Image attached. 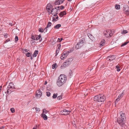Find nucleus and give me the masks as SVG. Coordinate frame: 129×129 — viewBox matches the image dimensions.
Wrapping results in <instances>:
<instances>
[{
  "label": "nucleus",
  "mask_w": 129,
  "mask_h": 129,
  "mask_svg": "<svg viewBox=\"0 0 129 129\" xmlns=\"http://www.w3.org/2000/svg\"><path fill=\"white\" fill-rule=\"evenodd\" d=\"M15 89L14 85L12 82L10 83L9 85L7 88V92L8 94H9L13 91V89Z\"/></svg>",
  "instance_id": "5"
},
{
  "label": "nucleus",
  "mask_w": 129,
  "mask_h": 129,
  "mask_svg": "<svg viewBox=\"0 0 129 129\" xmlns=\"http://www.w3.org/2000/svg\"><path fill=\"white\" fill-rule=\"evenodd\" d=\"M113 56V55H111V56H108L109 57V56Z\"/></svg>",
  "instance_id": "62"
},
{
  "label": "nucleus",
  "mask_w": 129,
  "mask_h": 129,
  "mask_svg": "<svg viewBox=\"0 0 129 129\" xmlns=\"http://www.w3.org/2000/svg\"><path fill=\"white\" fill-rule=\"evenodd\" d=\"M51 25V23L50 22H49L47 25V27H50Z\"/></svg>",
  "instance_id": "33"
},
{
  "label": "nucleus",
  "mask_w": 129,
  "mask_h": 129,
  "mask_svg": "<svg viewBox=\"0 0 129 129\" xmlns=\"http://www.w3.org/2000/svg\"><path fill=\"white\" fill-rule=\"evenodd\" d=\"M129 42V41L125 42L124 43L122 44L121 46V47H122L126 45Z\"/></svg>",
  "instance_id": "38"
},
{
  "label": "nucleus",
  "mask_w": 129,
  "mask_h": 129,
  "mask_svg": "<svg viewBox=\"0 0 129 129\" xmlns=\"http://www.w3.org/2000/svg\"><path fill=\"white\" fill-rule=\"evenodd\" d=\"M82 46H80L79 43H77L75 46V48L76 49H78L80 48Z\"/></svg>",
  "instance_id": "23"
},
{
  "label": "nucleus",
  "mask_w": 129,
  "mask_h": 129,
  "mask_svg": "<svg viewBox=\"0 0 129 129\" xmlns=\"http://www.w3.org/2000/svg\"><path fill=\"white\" fill-rule=\"evenodd\" d=\"M105 99V97L103 94L95 96L94 98V101L98 102H104Z\"/></svg>",
  "instance_id": "3"
},
{
  "label": "nucleus",
  "mask_w": 129,
  "mask_h": 129,
  "mask_svg": "<svg viewBox=\"0 0 129 129\" xmlns=\"http://www.w3.org/2000/svg\"><path fill=\"white\" fill-rule=\"evenodd\" d=\"M105 42V40L103 39L102 40L101 42L100 43V47H101L104 45Z\"/></svg>",
  "instance_id": "14"
},
{
  "label": "nucleus",
  "mask_w": 129,
  "mask_h": 129,
  "mask_svg": "<svg viewBox=\"0 0 129 129\" xmlns=\"http://www.w3.org/2000/svg\"><path fill=\"white\" fill-rule=\"evenodd\" d=\"M124 94L122 92L121 93L119 94V96H120V97L122 98L123 96V95Z\"/></svg>",
  "instance_id": "43"
},
{
  "label": "nucleus",
  "mask_w": 129,
  "mask_h": 129,
  "mask_svg": "<svg viewBox=\"0 0 129 129\" xmlns=\"http://www.w3.org/2000/svg\"><path fill=\"white\" fill-rule=\"evenodd\" d=\"M58 18V16L57 15H54L53 17L52 18V21H57Z\"/></svg>",
  "instance_id": "12"
},
{
  "label": "nucleus",
  "mask_w": 129,
  "mask_h": 129,
  "mask_svg": "<svg viewBox=\"0 0 129 129\" xmlns=\"http://www.w3.org/2000/svg\"><path fill=\"white\" fill-rule=\"evenodd\" d=\"M67 57H60V58L61 59L64 60Z\"/></svg>",
  "instance_id": "51"
},
{
  "label": "nucleus",
  "mask_w": 129,
  "mask_h": 129,
  "mask_svg": "<svg viewBox=\"0 0 129 129\" xmlns=\"http://www.w3.org/2000/svg\"><path fill=\"white\" fill-rule=\"evenodd\" d=\"M2 86H0V92H1L2 88Z\"/></svg>",
  "instance_id": "57"
},
{
  "label": "nucleus",
  "mask_w": 129,
  "mask_h": 129,
  "mask_svg": "<svg viewBox=\"0 0 129 129\" xmlns=\"http://www.w3.org/2000/svg\"><path fill=\"white\" fill-rule=\"evenodd\" d=\"M116 68L117 69V71L118 72H119L120 71V69H119V67L118 66H116Z\"/></svg>",
  "instance_id": "39"
},
{
  "label": "nucleus",
  "mask_w": 129,
  "mask_h": 129,
  "mask_svg": "<svg viewBox=\"0 0 129 129\" xmlns=\"http://www.w3.org/2000/svg\"><path fill=\"white\" fill-rule=\"evenodd\" d=\"M38 53V51L37 50H36L33 54V56H36Z\"/></svg>",
  "instance_id": "22"
},
{
  "label": "nucleus",
  "mask_w": 129,
  "mask_h": 129,
  "mask_svg": "<svg viewBox=\"0 0 129 129\" xmlns=\"http://www.w3.org/2000/svg\"><path fill=\"white\" fill-rule=\"evenodd\" d=\"M33 57H31V59H33Z\"/></svg>",
  "instance_id": "60"
},
{
  "label": "nucleus",
  "mask_w": 129,
  "mask_h": 129,
  "mask_svg": "<svg viewBox=\"0 0 129 129\" xmlns=\"http://www.w3.org/2000/svg\"><path fill=\"white\" fill-rule=\"evenodd\" d=\"M64 8V6H61L60 7V9L61 10H63Z\"/></svg>",
  "instance_id": "46"
},
{
  "label": "nucleus",
  "mask_w": 129,
  "mask_h": 129,
  "mask_svg": "<svg viewBox=\"0 0 129 129\" xmlns=\"http://www.w3.org/2000/svg\"><path fill=\"white\" fill-rule=\"evenodd\" d=\"M39 31L41 33H43L44 32V30L43 28H42V27H41L39 29Z\"/></svg>",
  "instance_id": "34"
},
{
  "label": "nucleus",
  "mask_w": 129,
  "mask_h": 129,
  "mask_svg": "<svg viewBox=\"0 0 129 129\" xmlns=\"http://www.w3.org/2000/svg\"><path fill=\"white\" fill-rule=\"evenodd\" d=\"M15 42H16L18 40V37L17 36H16L15 39Z\"/></svg>",
  "instance_id": "37"
},
{
  "label": "nucleus",
  "mask_w": 129,
  "mask_h": 129,
  "mask_svg": "<svg viewBox=\"0 0 129 129\" xmlns=\"http://www.w3.org/2000/svg\"><path fill=\"white\" fill-rule=\"evenodd\" d=\"M36 40H37L39 39L41 37V36L40 35H36Z\"/></svg>",
  "instance_id": "32"
},
{
  "label": "nucleus",
  "mask_w": 129,
  "mask_h": 129,
  "mask_svg": "<svg viewBox=\"0 0 129 129\" xmlns=\"http://www.w3.org/2000/svg\"><path fill=\"white\" fill-rule=\"evenodd\" d=\"M127 33V31L126 30H123V31H121V33L123 34H125L126 33Z\"/></svg>",
  "instance_id": "31"
},
{
  "label": "nucleus",
  "mask_w": 129,
  "mask_h": 129,
  "mask_svg": "<svg viewBox=\"0 0 129 129\" xmlns=\"http://www.w3.org/2000/svg\"><path fill=\"white\" fill-rule=\"evenodd\" d=\"M57 50H58L59 51L60 49L61 48V45L60 44H58L57 45Z\"/></svg>",
  "instance_id": "29"
},
{
  "label": "nucleus",
  "mask_w": 129,
  "mask_h": 129,
  "mask_svg": "<svg viewBox=\"0 0 129 129\" xmlns=\"http://www.w3.org/2000/svg\"><path fill=\"white\" fill-rule=\"evenodd\" d=\"M71 52V51H65L63 52V55H64V56H67Z\"/></svg>",
  "instance_id": "16"
},
{
  "label": "nucleus",
  "mask_w": 129,
  "mask_h": 129,
  "mask_svg": "<svg viewBox=\"0 0 129 129\" xmlns=\"http://www.w3.org/2000/svg\"><path fill=\"white\" fill-rule=\"evenodd\" d=\"M66 12L65 11H64L62 12H61L59 14V16L62 17L63 15H66Z\"/></svg>",
  "instance_id": "13"
},
{
  "label": "nucleus",
  "mask_w": 129,
  "mask_h": 129,
  "mask_svg": "<svg viewBox=\"0 0 129 129\" xmlns=\"http://www.w3.org/2000/svg\"><path fill=\"white\" fill-rule=\"evenodd\" d=\"M67 79L66 76L61 75L58 77V79L57 81L56 84L59 87L61 86L66 82Z\"/></svg>",
  "instance_id": "2"
},
{
  "label": "nucleus",
  "mask_w": 129,
  "mask_h": 129,
  "mask_svg": "<svg viewBox=\"0 0 129 129\" xmlns=\"http://www.w3.org/2000/svg\"><path fill=\"white\" fill-rule=\"evenodd\" d=\"M73 59L72 58H68L64 63L62 64L60 68L61 69H63L66 67L67 66L69 65L70 63L72 61Z\"/></svg>",
  "instance_id": "4"
},
{
  "label": "nucleus",
  "mask_w": 129,
  "mask_h": 129,
  "mask_svg": "<svg viewBox=\"0 0 129 129\" xmlns=\"http://www.w3.org/2000/svg\"><path fill=\"white\" fill-rule=\"evenodd\" d=\"M72 0H68V1H69V2L71 1H72Z\"/></svg>",
  "instance_id": "61"
},
{
  "label": "nucleus",
  "mask_w": 129,
  "mask_h": 129,
  "mask_svg": "<svg viewBox=\"0 0 129 129\" xmlns=\"http://www.w3.org/2000/svg\"><path fill=\"white\" fill-rule=\"evenodd\" d=\"M110 33L112 35V36L113 34L114 33V32L113 31L111 30V32H110Z\"/></svg>",
  "instance_id": "52"
},
{
  "label": "nucleus",
  "mask_w": 129,
  "mask_h": 129,
  "mask_svg": "<svg viewBox=\"0 0 129 129\" xmlns=\"http://www.w3.org/2000/svg\"><path fill=\"white\" fill-rule=\"evenodd\" d=\"M31 52H28L25 53L26 56H33Z\"/></svg>",
  "instance_id": "21"
},
{
  "label": "nucleus",
  "mask_w": 129,
  "mask_h": 129,
  "mask_svg": "<svg viewBox=\"0 0 129 129\" xmlns=\"http://www.w3.org/2000/svg\"><path fill=\"white\" fill-rule=\"evenodd\" d=\"M71 112V111L67 110L65 109H63L62 110H61L60 113L61 114L63 115H65L69 114Z\"/></svg>",
  "instance_id": "10"
},
{
  "label": "nucleus",
  "mask_w": 129,
  "mask_h": 129,
  "mask_svg": "<svg viewBox=\"0 0 129 129\" xmlns=\"http://www.w3.org/2000/svg\"><path fill=\"white\" fill-rule=\"evenodd\" d=\"M58 1H59V2L60 3V4H62L63 2L64 1V0H58Z\"/></svg>",
  "instance_id": "42"
},
{
  "label": "nucleus",
  "mask_w": 129,
  "mask_h": 129,
  "mask_svg": "<svg viewBox=\"0 0 129 129\" xmlns=\"http://www.w3.org/2000/svg\"><path fill=\"white\" fill-rule=\"evenodd\" d=\"M58 0L56 1L54 3V4L55 5H59L60 4V3L59 2Z\"/></svg>",
  "instance_id": "25"
},
{
  "label": "nucleus",
  "mask_w": 129,
  "mask_h": 129,
  "mask_svg": "<svg viewBox=\"0 0 129 129\" xmlns=\"http://www.w3.org/2000/svg\"><path fill=\"white\" fill-rule=\"evenodd\" d=\"M121 98L120 97V96H119V95L118 98L116 99V101H115V103L116 104V103H117V102L120 100Z\"/></svg>",
  "instance_id": "26"
},
{
  "label": "nucleus",
  "mask_w": 129,
  "mask_h": 129,
  "mask_svg": "<svg viewBox=\"0 0 129 129\" xmlns=\"http://www.w3.org/2000/svg\"><path fill=\"white\" fill-rule=\"evenodd\" d=\"M36 94V97H37V98H40L42 94L41 90L39 89L37 91Z\"/></svg>",
  "instance_id": "11"
},
{
  "label": "nucleus",
  "mask_w": 129,
  "mask_h": 129,
  "mask_svg": "<svg viewBox=\"0 0 129 129\" xmlns=\"http://www.w3.org/2000/svg\"><path fill=\"white\" fill-rule=\"evenodd\" d=\"M10 39L9 38L6 40L5 41V43H6L10 41Z\"/></svg>",
  "instance_id": "49"
},
{
  "label": "nucleus",
  "mask_w": 129,
  "mask_h": 129,
  "mask_svg": "<svg viewBox=\"0 0 129 129\" xmlns=\"http://www.w3.org/2000/svg\"><path fill=\"white\" fill-rule=\"evenodd\" d=\"M59 40H60V39L59 38H58V39L57 41H59Z\"/></svg>",
  "instance_id": "59"
},
{
  "label": "nucleus",
  "mask_w": 129,
  "mask_h": 129,
  "mask_svg": "<svg viewBox=\"0 0 129 129\" xmlns=\"http://www.w3.org/2000/svg\"><path fill=\"white\" fill-rule=\"evenodd\" d=\"M23 53L25 54L28 52V51H29L28 50L26 49H23Z\"/></svg>",
  "instance_id": "35"
},
{
  "label": "nucleus",
  "mask_w": 129,
  "mask_h": 129,
  "mask_svg": "<svg viewBox=\"0 0 129 129\" xmlns=\"http://www.w3.org/2000/svg\"><path fill=\"white\" fill-rule=\"evenodd\" d=\"M56 7V8L58 9V10H59L60 9V7L59 6H58L57 7Z\"/></svg>",
  "instance_id": "54"
},
{
  "label": "nucleus",
  "mask_w": 129,
  "mask_h": 129,
  "mask_svg": "<svg viewBox=\"0 0 129 129\" xmlns=\"http://www.w3.org/2000/svg\"><path fill=\"white\" fill-rule=\"evenodd\" d=\"M34 41L33 40H31V43L32 44H33V43H34Z\"/></svg>",
  "instance_id": "55"
},
{
  "label": "nucleus",
  "mask_w": 129,
  "mask_h": 129,
  "mask_svg": "<svg viewBox=\"0 0 129 129\" xmlns=\"http://www.w3.org/2000/svg\"><path fill=\"white\" fill-rule=\"evenodd\" d=\"M57 93H56V94L54 93L53 94V95L52 96L53 98L54 99L56 98L57 96Z\"/></svg>",
  "instance_id": "36"
},
{
  "label": "nucleus",
  "mask_w": 129,
  "mask_h": 129,
  "mask_svg": "<svg viewBox=\"0 0 129 129\" xmlns=\"http://www.w3.org/2000/svg\"><path fill=\"white\" fill-rule=\"evenodd\" d=\"M52 14V15H57L58 14V9L55 7L54 8L52 9L51 12L49 13V14Z\"/></svg>",
  "instance_id": "6"
},
{
  "label": "nucleus",
  "mask_w": 129,
  "mask_h": 129,
  "mask_svg": "<svg viewBox=\"0 0 129 129\" xmlns=\"http://www.w3.org/2000/svg\"><path fill=\"white\" fill-rule=\"evenodd\" d=\"M8 34L7 33L5 34H4V36L5 38H7V37Z\"/></svg>",
  "instance_id": "47"
},
{
  "label": "nucleus",
  "mask_w": 129,
  "mask_h": 129,
  "mask_svg": "<svg viewBox=\"0 0 129 129\" xmlns=\"http://www.w3.org/2000/svg\"><path fill=\"white\" fill-rule=\"evenodd\" d=\"M52 8L53 6L50 3L48 4L46 7V9L48 12L49 14L51 11V9H52Z\"/></svg>",
  "instance_id": "9"
},
{
  "label": "nucleus",
  "mask_w": 129,
  "mask_h": 129,
  "mask_svg": "<svg viewBox=\"0 0 129 129\" xmlns=\"http://www.w3.org/2000/svg\"><path fill=\"white\" fill-rule=\"evenodd\" d=\"M46 95L48 96H49L50 95V93L49 92H46Z\"/></svg>",
  "instance_id": "41"
},
{
  "label": "nucleus",
  "mask_w": 129,
  "mask_h": 129,
  "mask_svg": "<svg viewBox=\"0 0 129 129\" xmlns=\"http://www.w3.org/2000/svg\"><path fill=\"white\" fill-rule=\"evenodd\" d=\"M111 32V29L107 30L105 31L104 33L105 36L107 37H108L112 36V35L110 33V32Z\"/></svg>",
  "instance_id": "7"
},
{
  "label": "nucleus",
  "mask_w": 129,
  "mask_h": 129,
  "mask_svg": "<svg viewBox=\"0 0 129 129\" xmlns=\"http://www.w3.org/2000/svg\"><path fill=\"white\" fill-rule=\"evenodd\" d=\"M48 112V111L46 109H44L43 110V113L42 114H46Z\"/></svg>",
  "instance_id": "24"
},
{
  "label": "nucleus",
  "mask_w": 129,
  "mask_h": 129,
  "mask_svg": "<svg viewBox=\"0 0 129 129\" xmlns=\"http://www.w3.org/2000/svg\"><path fill=\"white\" fill-rule=\"evenodd\" d=\"M35 109L37 111H40V109L39 108H36Z\"/></svg>",
  "instance_id": "45"
},
{
  "label": "nucleus",
  "mask_w": 129,
  "mask_h": 129,
  "mask_svg": "<svg viewBox=\"0 0 129 129\" xmlns=\"http://www.w3.org/2000/svg\"><path fill=\"white\" fill-rule=\"evenodd\" d=\"M59 51H58V50L57 49V50L56 51V54L55 55V56H56L57 55V54H58V53L59 52Z\"/></svg>",
  "instance_id": "50"
},
{
  "label": "nucleus",
  "mask_w": 129,
  "mask_h": 129,
  "mask_svg": "<svg viewBox=\"0 0 129 129\" xmlns=\"http://www.w3.org/2000/svg\"><path fill=\"white\" fill-rule=\"evenodd\" d=\"M123 10L125 11L126 13L128 14H129V7L127 5H124L123 6Z\"/></svg>",
  "instance_id": "8"
},
{
  "label": "nucleus",
  "mask_w": 129,
  "mask_h": 129,
  "mask_svg": "<svg viewBox=\"0 0 129 129\" xmlns=\"http://www.w3.org/2000/svg\"><path fill=\"white\" fill-rule=\"evenodd\" d=\"M11 110L12 113H14L15 111L14 109L13 108L11 109Z\"/></svg>",
  "instance_id": "44"
},
{
  "label": "nucleus",
  "mask_w": 129,
  "mask_h": 129,
  "mask_svg": "<svg viewBox=\"0 0 129 129\" xmlns=\"http://www.w3.org/2000/svg\"><path fill=\"white\" fill-rule=\"evenodd\" d=\"M115 59L114 57H107V59L108 60H109L110 61L113 60Z\"/></svg>",
  "instance_id": "19"
},
{
  "label": "nucleus",
  "mask_w": 129,
  "mask_h": 129,
  "mask_svg": "<svg viewBox=\"0 0 129 129\" xmlns=\"http://www.w3.org/2000/svg\"><path fill=\"white\" fill-rule=\"evenodd\" d=\"M120 5H117V4L115 5V8L116 9H117L118 10L119 9H120Z\"/></svg>",
  "instance_id": "27"
},
{
  "label": "nucleus",
  "mask_w": 129,
  "mask_h": 129,
  "mask_svg": "<svg viewBox=\"0 0 129 129\" xmlns=\"http://www.w3.org/2000/svg\"><path fill=\"white\" fill-rule=\"evenodd\" d=\"M15 22L14 23V24H12V23H9V24L10 25H11V26H12L14 25L15 24Z\"/></svg>",
  "instance_id": "53"
},
{
  "label": "nucleus",
  "mask_w": 129,
  "mask_h": 129,
  "mask_svg": "<svg viewBox=\"0 0 129 129\" xmlns=\"http://www.w3.org/2000/svg\"><path fill=\"white\" fill-rule=\"evenodd\" d=\"M33 129H36V128H35V127H34L33 128Z\"/></svg>",
  "instance_id": "63"
},
{
  "label": "nucleus",
  "mask_w": 129,
  "mask_h": 129,
  "mask_svg": "<svg viewBox=\"0 0 129 129\" xmlns=\"http://www.w3.org/2000/svg\"><path fill=\"white\" fill-rule=\"evenodd\" d=\"M87 35L88 37L90 39L92 40H93L94 39V37L92 36V35L90 33H88L87 34Z\"/></svg>",
  "instance_id": "18"
},
{
  "label": "nucleus",
  "mask_w": 129,
  "mask_h": 129,
  "mask_svg": "<svg viewBox=\"0 0 129 129\" xmlns=\"http://www.w3.org/2000/svg\"><path fill=\"white\" fill-rule=\"evenodd\" d=\"M120 116L117 118V121L120 126H123L125 122V115L124 113L122 111L120 112Z\"/></svg>",
  "instance_id": "1"
},
{
  "label": "nucleus",
  "mask_w": 129,
  "mask_h": 129,
  "mask_svg": "<svg viewBox=\"0 0 129 129\" xmlns=\"http://www.w3.org/2000/svg\"><path fill=\"white\" fill-rule=\"evenodd\" d=\"M41 116L43 117L44 120H46L47 119V117L45 114H41Z\"/></svg>",
  "instance_id": "17"
},
{
  "label": "nucleus",
  "mask_w": 129,
  "mask_h": 129,
  "mask_svg": "<svg viewBox=\"0 0 129 129\" xmlns=\"http://www.w3.org/2000/svg\"><path fill=\"white\" fill-rule=\"evenodd\" d=\"M47 83L46 82V83H45V85L46 84H47Z\"/></svg>",
  "instance_id": "64"
},
{
  "label": "nucleus",
  "mask_w": 129,
  "mask_h": 129,
  "mask_svg": "<svg viewBox=\"0 0 129 129\" xmlns=\"http://www.w3.org/2000/svg\"><path fill=\"white\" fill-rule=\"evenodd\" d=\"M61 40H59V42H61L62 40H63V38H61L60 39Z\"/></svg>",
  "instance_id": "56"
},
{
  "label": "nucleus",
  "mask_w": 129,
  "mask_h": 129,
  "mask_svg": "<svg viewBox=\"0 0 129 129\" xmlns=\"http://www.w3.org/2000/svg\"><path fill=\"white\" fill-rule=\"evenodd\" d=\"M48 27H47L46 26L45 28H44L43 30H44V33H45L46 32L47 30H48Z\"/></svg>",
  "instance_id": "40"
},
{
  "label": "nucleus",
  "mask_w": 129,
  "mask_h": 129,
  "mask_svg": "<svg viewBox=\"0 0 129 129\" xmlns=\"http://www.w3.org/2000/svg\"><path fill=\"white\" fill-rule=\"evenodd\" d=\"M52 68L53 69H54L55 68H56V67H57V64L56 63H55L52 65Z\"/></svg>",
  "instance_id": "30"
},
{
  "label": "nucleus",
  "mask_w": 129,
  "mask_h": 129,
  "mask_svg": "<svg viewBox=\"0 0 129 129\" xmlns=\"http://www.w3.org/2000/svg\"><path fill=\"white\" fill-rule=\"evenodd\" d=\"M58 100H60V99L61 98V96H58L57 98Z\"/></svg>",
  "instance_id": "48"
},
{
  "label": "nucleus",
  "mask_w": 129,
  "mask_h": 129,
  "mask_svg": "<svg viewBox=\"0 0 129 129\" xmlns=\"http://www.w3.org/2000/svg\"><path fill=\"white\" fill-rule=\"evenodd\" d=\"M36 35H32L31 36V38L33 40H36Z\"/></svg>",
  "instance_id": "28"
},
{
  "label": "nucleus",
  "mask_w": 129,
  "mask_h": 129,
  "mask_svg": "<svg viewBox=\"0 0 129 129\" xmlns=\"http://www.w3.org/2000/svg\"><path fill=\"white\" fill-rule=\"evenodd\" d=\"M84 42V40L83 39H81V40H80L79 42H78V43H79V44L80 45V46H82Z\"/></svg>",
  "instance_id": "15"
},
{
  "label": "nucleus",
  "mask_w": 129,
  "mask_h": 129,
  "mask_svg": "<svg viewBox=\"0 0 129 129\" xmlns=\"http://www.w3.org/2000/svg\"><path fill=\"white\" fill-rule=\"evenodd\" d=\"M61 26V25L60 24H58L55 25L54 27L56 29H58Z\"/></svg>",
  "instance_id": "20"
},
{
  "label": "nucleus",
  "mask_w": 129,
  "mask_h": 129,
  "mask_svg": "<svg viewBox=\"0 0 129 129\" xmlns=\"http://www.w3.org/2000/svg\"><path fill=\"white\" fill-rule=\"evenodd\" d=\"M4 128V126H2V127L0 128V129H3Z\"/></svg>",
  "instance_id": "58"
}]
</instances>
